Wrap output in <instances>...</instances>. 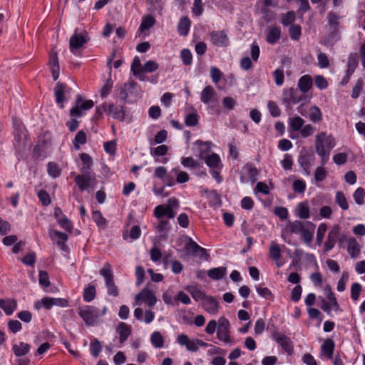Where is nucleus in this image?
<instances>
[{
    "label": "nucleus",
    "instance_id": "f257e3e1",
    "mask_svg": "<svg viewBox=\"0 0 365 365\" xmlns=\"http://www.w3.org/2000/svg\"><path fill=\"white\" fill-rule=\"evenodd\" d=\"M315 150L321 158L322 165H325L329 160L331 150L336 145V140L331 134L325 131L318 133L315 135Z\"/></svg>",
    "mask_w": 365,
    "mask_h": 365
},
{
    "label": "nucleus",
    "instance_id": "f03ea898",
    "mask_svg": "<svg viewBox=\"0 0 365 365\" xmlns=\"http://www.w3.org/2000/svg\"><path fill=\"white\" fill-rule=\"evenodd\" d=\"M78 314L88 326L96 324L101 316L98 309L91 305L79 307Z\"/></svg>",
    "mask_w": 365,
    "mask_h": 365
},
{
    "label": "nucleus",
    "instance_id": "7ed1b4c3",
    "mask_svg": "<svg viewBox=\"0 0 365 365\" xmlns=\"http://www.w3.org/2000/svg\"><path fill=\"white\" fill-rule=\"evenodd\" d=\"M94 103L92 100H85L82 96H76L74 106L70 110L71 116L81 117L84 112L92 108Z\"/></svg>",
    "mask_w": 365,
    "mask_h": 365
},
{
    "label": "nucleus",
    "instance_id": "20e7f679",
    "mask_svg": "<svg viewBox=\"0 0 365 365\" xmlns=\"http://www.w3.org/2000/svg\"><path fill=\"white\" fill-rule=\"evenodd\" d=\"M68 300L66 299L53 298L49 297H45L42 298L41 300L36 302L35 303V307L37 309H40L41 308L50 309L54 306L60 307H68Z\"/></svg>",
    "mask_w": 365,
    "mask_h": 365
},
{
    "label": "nucleus",
    "instance_id": "39448f33",
    "mask_svg": "<svg viewBox=\"0 0 365 365\" xmlns=\"http://www.w3.org/2000/svg\"><path fill=\"white\" fill-rule=\"evenodd\" d=\"M217 337L220 341L227 344L231 343L232 341L230 335V324L225 317H220L218 319Z\"/></svg>",
    "mask_w": 365,
    "mask_h": 365
},
{
    "label": "nucleus",
    "instance_id": "423d86ee",
    "mask_svg": "<svg viewBox=\"0 0 365 365\" xmlns=\"http://www.w3.org/2000/svg\"><path fill=\"white\" fill-rule=\"evenodd\" d=\"M339 15L336 13L330 11L327 14L329 41L335 42L339 39L337 34L339 31Z\"/></svg>",
    "mask_w": 365,
    "mask_h": 365
},
{
    "label": "nucleus",
    "instance_id": "0eeeda50",
    "mask_svg": "<svg viewBox=\"0 0 365 365\" xmlns=\"http://www.w3.org/2000/svg\"><path fill=\"white\" fill-rule=\"evenodd\" d=\"M107 112L117 120L120 121L125 120V113L122 106L116 107L113 103H104L96 108V113L98 114Z\"/></svg>",
    "mask_w": 365,
    "mask_h": 365
},
{
    "label": "nucleus",
    "instance_id": "6e6552de",
    "mask_svg": "<svg viewBox=\"0 0 365 365\" xmlns=\"http://www.w3.org/2000/svg\"><path fill=\"white\" fill-rule=\"evenodd\" d=\"M134 305H141L143 303L149 307H153L157 302V297L155 293L149 289H143L134 297Z\"/></svg>",
    "mask_w": 365,
    "mask_h": 365
},
{
    "label": "nucleus",
    "instance_id": "1a4fd4ad",
    "mask_svg": "<svg viewBox=\"0 0 365 365\" xmlns=\"http://www.w3.org/2000/svg\"><path fill=\"white\" fill-rule=\"evenodd\" d=\"M346 241L347 244V252L351 258H357L361 254V246L357 240L353 237H346L345 235H342L338 240L339 245Z\"/></svg>",
    "mask_w": 365,
    "mask_h": 365
},
{
    "label": "nucleus",
    "instance_id": "9d476101",
    "mask_svg": "<svg viewBox=\"0 0 365 365\" xmlns=\"http://www.w3.org/2000/svg\"><path fill=\"white\" fill-rule=\"evenodd\" d=\"M75 182L81 191L86 190L96 182L95 175L92 173H82L75 177Z\"/></svg>",
    "mask_w": 365,
    "mask_h": 365
},
{
    "label": "nucleus",
    "instance_id": "9b49d317",
    "mask_svg": "<svg viewBox=\"0 0 365 365\" xmlns=\"http://www.w3.org/2000/svg\"><path fill=\"white\" fill-rule=\"evenodd\" d=\"M88 41V38L83 34H78L77 30L75 31V33L69 40V47L71 51L73 54H76V51L81 48L85 43H86Z\"/></svg>",
    "mask_w": 365,
    "mask_h": 365
},
{
    "label": "nucleus",
    "instance_id": "f8f14e48",
    "mask_svg": "<svg viewBox=\"0 0 365 365\" xmlns=\"http://www.w3.org/2000/svg\"><path fill=\"white\" fill-rule=\"evenodd\" d=\"M273 339L288 354H292L294 349L293 343L285 334L276 331L272 334Z\"/></svg>",
    "mask_w": 365,
    "mask_h": 365
},
{
    "label": "nucleus",
    "instance_id": "ddd939ff",
    "mask_svg": "<svg viewBox=\"0 0 365 365\" xmlns=\"http://www.w3.org/2000/svg\"><path fill=\"white\" fill-rule=\"evenodd\" d=\"M212 43L217 46H227L229 38L225 31H213L210 34Z\"/></svg>",
    "mask_w": 365,
    "mask_h": 365
},
{
    "label": "nucleus",
    "instance_id": "4468645a",
    "mask_svg": "<svg viewBox=\"0 0 365 365\" xmlns=\"http://www.w3.org/2000/svg\"><path fill=\"white\" fill-rule=\"evenodd\" d=\"M304 227V224L301 221H289L283 230L282 237L284 239L287 235L300 233Z\"/></svg>",
    "mask_w": 365,
    "mask_h": 365
},
{
    "label": "nucleus",
    "instance_id": "2eb2a0df",
    "mask_svg": "<svg viewBox=\"0 0 365 365\" xmlns=\"http://www.w3.org/2000/svg\"><path fill=\"white\" fill-rule=\"evenodd\" d=\"M302 99V96L297 89L292 88L284 89L283 101L289 104H296Z\"/></svg>",
    "mask_w": 365,
    "mask_h": 365
},
{
    "label": "nucleus",
    "instance_id": "dca6fc26",
    "mask_svg": "<svg viewBox=\"0 0 365 365\" xmlns=\"http://www.w3.org/2000/svg\"><path fill=\"white\" fill-rule=\"evenodd\" d=\"M203 309L210 314L215 315L219 312V304L215 298L207 296L202 302Z\"/></svg>",
    "mask_w": 365,
    "mask_h": 365
},
{
    "label": "nucleus",
    "instance_id": "f3484780",
    "mask_svg": "<svg viewBox=\"0 0 365 365\" xmlns=\"http://www.w3.org/2000/svg\"><path fill=\"white\" fill-rule=\"evenodd\" d=\"M339 234V226H334L328 233L327 239L324 243V252H329L334 248Z\"/></svg>",
    "mask_w": 365,
    "mask_h": 365
},
{
    "label": "nucleus",
    "instance_id": "a211bd4d",
    "mask_svg": "<svg viewBox=\"0 0 365 365\" xmlns=\"http://www.w3.org/2000/svg\"><path fill=\"white\" fill-rule=\"evenodd\" d=\"M154 215L158 219H163V217L166 216L168 218L173 219L175 216V212L170 206L166 205H160L155 207L154 210Z\"/></svg>",
    "mask_w": 365,
    "mask_h": 365
},
{
    "label": "nucleus",
    "instance_id": "6ab92c4d",
    "mask_svg": "<svg viewBox=\"0 0 365 365\" xmlns=\"http://www.w3.org/2000/svg\"><path fill=\"white\" fill-rule=\"evenodd\" d=\"M48 65L50 66L53 80H57L59 77V64L57 51L54 48L50 53Z\"/></svg>",
    "mask_w": 365,
    "mask_h": 365
},
{
    "label": "nucleus",
    "instance_id": "aec40b11",
    "mask_svg": "<svg viewBox=\"0 0 365 365\" xmlns=\"http://www.w3.org/2000/svg\"><path fill=\"white\" fill-rule=\"evenodd\" d=\"M120 344L124 343L131 334V327L125 322H120L116 327Z\"/></svg>",
    "mask_w": 365,
    "mask_h": 365
},
{
    "label": "nucleus",
    "instance_id": "412c9836",
    "mask_svg": "<svg viewBox=\"0 0 365 365\" xmlns=\"http://www.w3.org/2000/svg\"><path fill=\"white\" fill-rule=\"evenodd\" d=\"M216 94V92L211 86H207L201 91L200 100L205 104H208L215 101Z\"/></svg>",
    "mask_w": 365,
    "mask_h": 365
},
{
    "label": "nucleus",
    "instance_id": "4be33fe9",
    "mask_svg": "<svg viewBox=\"0 0 365 365\" xmlns=\"http://www.w3.org/2000/svg\"><path fill=\"white\" fill-rule=\"evenodd\" d=\"M307 225H309V227H310V228L304 227L300 234L301 238L304 241V242L309 245L314 237L315 225L311 222H308Z\"/></svg>",
    "mask_w": 365,
    "mask_h": 365
},
{
    "label": "nucleus",
    "instance_id": "5701e85b",
    "mask_svg": "<svg viewBox=\"0 0 365 365\" xmlns=\"http://www.w3.org/2000/svg\"><path fill=\"white\" fill-rule=\"evenodd\" d=\"M295 215L300 219H308L310 217V210L307 201L297 204L295 209Z\"/></svg>",
    "mask_w": 365,
    "mask_h": 365
},
{
    "label": "nucleus",
    "instance_id": "b1692460",
    "mask_svg": "<svg viewBox=\"0 0 365 365\" xmlns=\"http://www.w3.org/2000/svg\"><path fill=\"white\" fill-rule=\"evenodd\" d=\"M186 248L199 257L202 258L205 256H207V250L205 248L199 246L192 239H190L189 242L186 244Z\"/></svg>",
    "mask_w": 365,
    "mask_h": 365
},
{
    "label": "nucleus",
    "instance_id": "393cba45",
    "mask_svg": "<svg viewBox=\"0 0 365 365\" xmlns=\"http://www.w3.org/2000/svg\"><path fill=\"white\" fill-rule=\"evenodd\" d=\"M54 90L56 101L57 103H61V107L63 108L64 106L63 103L65 101L64 93L68 92L70 88L65 86L63 83L58 82L56 83Z\"/></svg>",
    "mask_w": 365,
    "mask_h": 365
},
{
    "label": "nucleus",
    "instance_id": "a878e982",
    "mask_svg": "<svg viewBox=\"0 0 365 365\" xmlns=\"http://www.w3.org/2000/svg\"><path fill=\"white\" fill-rule=\"evenodd\" d=\"M334 346V342L331 339H325L321 347L322 354L331 359L333 356Z\"/></svg>",
    "mask_w": 365,
    "mask_h": 365
},
{
    "label": "nucleus",
    "instance_id": "bb28decb",
    "mask_svg": "<svg viewBox=\"0 0 365 365\" xmlns=\"http://www.w3.org/2000/svg\"><path fill=\"white\" fill-rule=\"evenodd\" d=\"M281 37V29L277 26H269L266 37L267 41L270 44L277 43Z\"/></svg>",
    "mask_w": 365,
    "mask_h": 365
},
{
    "label": "nucleus",
    "instance_id": "cd10ccee",
    "mask_svg": "<svg viewBox=\"0 0 365 365\" xmlns=\"http://www.w3.org/2000/svg\"><path fill=\"white\" fill-rule=\"evenodd\" d=\"M191 21L187 16L181 18L178 24V31L180 36H186L190 29Z\"/></svg>",
    "mask_w": 365,
    "mask_h": 365
},
{
    "label": "nucleus",
    "instance_id": "c85d7f7f",
    "mask_svg": "<svg viewBox=\"0 0 365 365\" xmlns=\"http://www.w3.org/2000/svg\"><path fill=\"white\" fill-rule=\"evenodd\" d=\"M269 257L274 260L277 267H280L282 265L279 263V260L281 257V249L279 245L274 241H272L270 245Z\"/></svg>",
    "mask_w": 365,
    "mask_h": 365
},
{
    "label": "nucleus",
    "instance_id": "c756f323",
    "mask_svg": "<svg viewBox=\"0 0 365 365\" xmlns=\"http://www.w3.org/2000/svg\"><path fill=\"white\" fill-rule=\"evenodd\" d=\"M312 86V78L309 75H304L302 76L298 81V88L300 91L305 93Z\"/></svg>",
    "mask_w": 365,
    "mask_h": 365
},
{
    "label": "nucleus",
    "instance_id": "7c9ffc66",
    "mask_svg": "<svg viewBox=\"0 0 365 365\" xmlns=\"http://www.w3.org/2000/svg\"><path fill=\"white\" fill-rule=\"evenodd\" d=\"M0 307L7 315L13 313L16 308V302L14 299H0Z\"/></svg>",
    "mask_w": 365,
    "mask_h": 365
},
{
    "label": "nucleus",
    "instance_id": "2f4dec72",
    "mask_svg": "<svg viewBox=\"0 0 365 365\" xmlns=\"http://www.w3.org/2000/svg\"><path fill=\"white\" fill-rule=\"evenodd\" d=\"M227 274V269L224 267L212 268L207 272L210 278L215 280L222 279Z\"/></svg>",
    "mask_w": 365,
    "mask_h": 365
},
{
    "label": "nucleus",
    "instance_id": "473e14b6",
    "mask_svg": "<svg viewBox=\"0 0 365 365\" xmlns=\"http://www.w3.org/2000/svg\"><path fill=\"white\" fill-rule=\"evenodd\" d=\"M12 350L16 356H22L29 352L30 345L24 342H20L19 344H14Z\"/></svg>",
    "mask_w": 365,
    "mask_h": 365
},
{
    "label": "nucleus",
    "instance_id": "72a5a7b5",
    "mask_svg": "<svg viewBox=\"0 0 365 365\" xmlns=\"http://www.w3.org/2000/svg\"><path fill=\"white\" fill-rule=\"evenodd\" d=\"M309 119L314 123H318L322 121V113L319 107L314 106L309 108Z\"/></svg>",
    "mask_w": 365,
    "mask_h": 365
},
{
    "label": "nucleus",
    "instance_id": "f704fd0d",
    "mask_svg": "<svg viewBox=\"0 0 365 365\" xmlns=\"http://www.w3.org/2000/svg\"><path fill=\"white\" fill-rule=\"evenodd\" d=\"M289 126L293 131H300L304 125V120L299 116H294L289 119Z\"/></svg>",
    "mask_w": 365,
    "mask_h": 365
},
{
    "label": "nucleus",
    "instance_id": "c9c22d12",
    "mask_svg": "<svg viewBox=\"0 0 365 365\" xmlns=\"http://www.w3.org/2000/svg\"><path fill=\"white\" fill-rule=\"evenodd\" d=\"M198 346L207 347L209 344L201 339H190L185 347L189 351L196 352L198 350Z\"/></svg>",
    "mask_w": 365,
    "mask_h": 365
},
{
    "label": "nucleus",
    "instance_id": "e433bc0d",
    "mask_svg": "<svg viewBox=\"0 0 365 365\" xmlns=\"http://www.w3.org/2000/svg\"><path fill=\"white\" fill-rule=\"evenodd\" d=\"M100 274L104 278L106 283L114 279L111 265L108 262L105 263L103 267L100 269Z\"/></svg>",
    "mask_w": 365,
    "mask_h": 365
},
{
    "label": "nucleus",
    "instance_id": "4c0bfd02",
    "mask_svg": "<svg viewBox=\"0 0 365 365\" xmlns=\"http://www.w3.org/2000/svg\"><path fill=\"white\" fill-rule=\"evenodd\" d=\"M186 289L191 294L192 297L197 302H203L207 297L202 290L199 289L195 286H188L186 287Z\"/></svg>",
    "mask_w": 365,
    "mask_h": 365
},
{
    "label": "nucleus",
    "instance_id": "58836bf2",
    "mask_svg": "<svg viewBox=\"0 0 365 365\" xmlns=\"http://www.w3.org/2000/svg\"><path fill=\"white\" fill-rule=\"evenodd\" d=\"M130 70L133 74L138 76L140 79H142L140 74L143 73V66L141 65V61L139 57L135 56L132 62Z\"/></svg>",
    "mask_w": 365,
    "mask_h": 365
},
{
    "label": "nucleus",
    "instance_id": "ea45409f",
    "mask_svg": "<svg viewBox=\"0 0 365 365\" xmlns=\"http://www.w3.org/2000/svg\"><path fill=\"white\" fill-rule=\"evenodd\" d=\"M155 24V19L151 14H148L143 17L141 24L139 27V30L143 32L145 30H148Z\"/></svg>",
    "mask_w": 365,
    "mask_h": 365
},
{
    "label": "nucleus",
    "instance_id": "a19ab883",
    "mask_svg": "<svg viewBox=\"0 0 365 365\" xmlns=\"http://www.w3.org/2000/svg\"><path fill=\"white\" fill-rule=\"evenodd\" d=\"M150 342L155 348H162L164 346V338L159 331H154L150 336Z\"/></svg>",
    "mask_w": 365,
    "mask_h": 365
},
{
    "label": "nucleus",
    "instance_id": "79ce46f5",
    "mask_svg": "<svg viewBox=\"0 0 365 365\" xmlns=\"http://www.w3.org/2000/svg\"><path fill=\"white\" fill-rule=\"evenodd\" d=\"M205 163L210 168L217 169L220 165V158L218 155L212 153L205 158Z\"/></svg>",
    "mask_w": 365,
    "mask_h": 365
},
{
    "label": "nucleus",
    "instance_id": "37998d69",
    "mask_svg": "<svg viewBox=\"0 0 365 365\" xmlns=\"http://www.w3.org/2000/svg\"><path fill=\"white\" fill-rule=\"evenodd\" d=\"M80 158L83 163V167L81 168L82 173H91L90 170L91 168L93 162L91 156L87 153H81L80 155Z\"/></svg>",
    "mask_w": 365,
    "mask_h": 365
},
{
    "label": "nucleus",
    "instance_id": "c03bdc74",
    "mask_svg": "<svg viewBox=\"0 0 365 365\" xmlns=\"http://www.w3.org/2000/svg\"><path fill=\"white\" fill-rule=\"evenodd\" d=\"M336 202L343 210H346L349 209V204L344 194L341 191L336 192Z\"/></svg>",
    "mask_w": 365,
    "mask_h": 365
},
{
    "label": "nucleus",
    "instance_id": "a18cd8bd",
    "mask_svg": "<svg viewBox=\"0 0 365 365\" xmlns=\"http://www.w3.org/2000/svg\"><path fill=\"white\" fill-rule=\"evenodd\" d=\"M355 202L359 205L364 204L365 190L363 187H358L353 193Z\"/></svg>",
    "mask_w": 365,
    "mask_h": 365
},
{
    "label": "nucleus",
    "instance_id": "49530a36",
    "mask_svg": "<svg viewBox=\"0 0 365 365\" xmlns=\"http://www.w3.org/2000/svg\"><path fill=\"white\" fill-rule=\"evenodd\" d=\"M96 288L93 285H88L83 292V300L87 302H91L96 297Z\"/></svg>",
    "mask_w": 365,
    "mask_h": 365
},
{
    "label": "nucleus",
    "instance_id": "de8ad7c7",
    "mask_svg": "<svg viewBox=\"0 0 365 365\" xmlns=\"http://www.w3.org/2000/svg\"><path fill=\"white\" fill-rule=\"evenodd\" d=\"M159 224L156 227L157 230L160 233V235L163 237H165L168 231L169 230V222L168 220L163 219H158Z\"/></svg>",
    "mask_w": 365,
    "mask_h": 365
},
{
    "label": "nucleus",
    "instance_id": "09e8293b",
    "mask_svg": "<svg viewBox=\"0 0 365 365\" xmlns=\"http://www.w3.org/2000/svg\"><path fill=\"white\" fill-rule=\"evenodd\" d=\"M90 349L93 356L98 357L102 351V345L100 341L94 339L90 344Z\"/></svg>",
    "mask_w": 365,
    "mask_h": 365
},
{
    "label": "nucleus",
    "instance_id": "8fccbe9b",
    "mask_svg": "<svg viewBox=\"0 0 365 365\" xmlns=\"http://www.w3.org/2000/svg\"><path fill=\"white\" fill-rule=\"evenodd\" d=\"M172 173L176 175V182L178 183H184L189 180L190 178L186 172L179 170L177 168H174Z\"/></svg>",
    "mask_w": 365,
    "mask_h": 365
},
{
    "label": "nucleus",
    "instance_id": "3c124183",
    "mask_svg": "<svg viewBox=\"0 0 365 365\" xmlns=\"http://www.w3.org/2000/svg\"><path fill=\"white\" fill-rule=\"evenodd\" d=\"M192 11L195 16H201L204 11L202 0H194Z\"/></svg>",
    "mask_w": 365,
    "mask_h": 365
},
{
    "label": "nucleus",
    "instance_id": "603ef678",
    "mask_svg": "<svg viewBox=\"0 0 365 365\" xmlns=\"http://www.w3.org/2000/svg\"><path fill=\"white\" fill-rule=\"evenodd\" d=\"M327 230V226L325 223H321L317 229V242L318 245H321L324 237V235Z\"/></svg>",
    "mask_w": 365,
    "mask_h": 365
},
{
    "label": "nucleus",
    "instance_id": "864d4df0",
    "mask_svg": "<svg viewBox=\"0 0 365 365\" xmlns=\"http://www.w3.org/2000/svg\"><path fill=\"white\" fill-rule=\"evenodd\" d=\"M323 166L322 165V166L317 167L314 171V179L317 182L323 181L327 176V171Z\"/></svg>",
    "mask_w": 365,
    "mask_h": 365
},
{
    "label": "nucleus",
    "instance_id": "5fc2aeb1",
    "mask_svg": "<svg viewBox=\"0 0 365 365\" xmlns=\"http://www.w3.org/2000/svg\"><path fill=\"white\" fill-rule=\"evenodd\" d=\"M289 35L292 39L298 40L302 35V29L299 25L292 24L289 28Z\"/></svg>",
    "mask_w": 365,
    "mask_h": 365
},
{
    "label": "nucleus",
    "instance_id": "6e6d98bb",
    "mask_svg": "<svg viewBox=\"0 0 365 365\" xmlns=\"http://www.w3.org/2000/svg\"><path fill=\"white\" fill-rule=\"evenodd\" d=\"M86 142V133L82 130L78 131L75 137L74 140H73V145H74L76 149H79V145L85 144Z\"/></svg>",
    "mask_w": 365,
    "mask_h": 365
},
{
    "label": "nucleus",
    "instance_id": "4d7b16f0",
    "mask_svg": "<svg viewBox=\"0 0 365 365\" xmlns=\"http://www.w3.org/2000/svg\"><path fill=\"white\" fill-rule=\"evenodd\" d=\"M185 123L187 126H195L198 123V115L196 111L186 115Z\"/></svg>",
    "mask_w": 365,
    "mask_h": 365
},
{
    "label": "nucleus",
    "instance_id": "13d9d810",
    "mask_svg": "<svg viewBox=\"0 0 365 365\" xmlns=\"http://www.w3.org/2000/svg\"><path fill=\"white\" fill-rule=\"evenodd\" d=\"M168 148L165 145H158V147L150 150V154L153 156H164L167 154Z\"/></svg>",
    "mask_w": 365,
    "mask_h": 365
},
{
    "label": "nucleus",
    "instance_id": "bf43d9fd",
    "mask_svg": "<svg viewBox=\"0 0 365 365\" xmlns=\"http://www.w3.org/2000/svg\"><path fill=\"white\" fill-rule=\"evenodd\" d=\"M180 57L185 65L188 66L192 63V55L189 49H182L180 53Z\"/></svg>",
    "mask_w": 365,
    "mask_h": 365
},
{
    "label": "nucleus",
    "instance_id": "052dcab7",
    "mask_svg": "<svg viewBox=\"0 0 365 365\" xmlns=\"http://www.w3.org/2000/svg\"><path fill=\"white\" fill-rule=\"evenodd\" d=\"M181 163L185 168H194L200 166L199 163L191 157H182Z\"/></svg>",
    "mask_w": 365,
    "mask_h": 365
},
{
    "label": "nucleus",
    "instance_id": "680f3d73",
    "mask_svg": "<svg viewBox=\"0 0 365 365\" xmlns=\"http://www.w3.org/2000/svg\"><path fill=\"white\" fill-rule=\"evenodd\" d=\"M361 292V286L359 283L355 282L352 284L351 287V298L354 301H357Z\"/></svg>",
    "mask_w": 365,
    "mask_h": 365
},
{
    "label": "nucleus",
    "instance_id": "e2e57ef3",
    "mask_svg": "<svg viewBox=\"0 0 365 365\" xmlns=\"http://www.w3.org/2000/svg\"><path fill=\"white\" fill-rule=\"evenodd\" d=\"M257 293L262 297L267 299H272L273 295L272 292L267 288L262 287L261 285L256 286Z\"/></svg>",
    "mask_w": 365,
    "mask_h": 365
},
{
    "label": "nucleus",
    "instance_id": "0e129e2a",
    "mask_svg": "<svg viewBox=\"0 0 365 365\" xmlns=\"http://www.w3.org/2000/svg\"><path fill=\"white\" fill-rule=\"evenodd\" d=\"M268 110L269 113L273 117H279L281 114V110L277 103L274 101H269L267 103Z\"/></svg>",
    "mask_w": 365,
    "mask_h": 365
},
{
    "label": "nucleus",
    "instance_id": "69168bd1",
    "mask_svg": "<svg viewBox=\"0 0 365 365\" xmlns=\"http://www.w3.org/2000/svg\"><path fill=\"white\" fill-rule=\"evenodd\" d=\"M318 66L321 68H328L329 66V60L324 53H319L317 55Z\"/></svg>",
    "mask_w": 365,
    "mask_h": 365
},
{
    "label": "nucleus",
    "instance_id": "338daca9",
    "mask_svg": "<svg viewBox=\"0 0 365 365\" xmlns=\"http://www.w3.org/2000/svg\"><path fill=\"white\" fill-rule=\"evenodd\" d=\"M92 217L94 222L98 225L103 227L106 224V220L103 217L101 212L98 210L93 211L92 213Z\"/></svg>",
    "mask_w": 365,
    "mask_h": 365
},
{
    "label": "nucleus",
    "instance_id": "774afa93",
    "mask_svg": "<svg viewBox=\"0 0 365 365\" xmlns=\"http://www.w3.org/2000/svg\"><path fill=\"white\" fill-rule=\"evenodd\" d=\"M39 284L44 288H47L50 285L48 274L46 271H40L38 274Z\"/></svg>",
    "mask_w": 365,
    "mask_h": 365
}]
</instances>
